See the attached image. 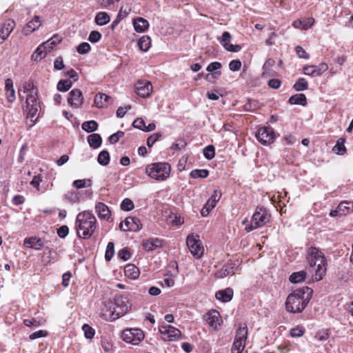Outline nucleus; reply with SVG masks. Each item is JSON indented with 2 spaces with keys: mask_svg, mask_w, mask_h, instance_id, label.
Listing matches in <instances>:
<instances>
[{
  "mask_svg": "<svg viewBox=\"0 0 353 353\" xmlns=\"http://www.w3.org/2000/svg\"><path fill=\"white\" fill-rule=\"evenodd\" d=\"M312 290L304 287L297 289L290 293L285 301V307L288 312L290 313L301 312L307 306L310 299Z\"/></svg>",
  "mask_w": 353,
  "mask_h": 353,
  "instance_id": "f257e3e1",
  "label": "nucleus"
},
{
  "mask_svg": "<svg viewBox=\"0 0 353 353\" xmlns=\"http://www.w3.org/2000/svg\"><path fill=\"white\" fill-rule=\"evenodd\" d=\"M308 265L312 269V281H319L323 279L327 271V262L323 252L316 248H311L307 258Z\"/></svg>",
  "mask_w": 353,
  "mask_h": 353,
  "instance_id": "f03ea898",
  "label": "nucleus"
},
{
  "mask_svg": "<svg viewBox=\"0 0 353 353\" xmlns=\"http://www.w3.org/2000/svg\"><path fill=\"white\" fill-rule=\"evenodd\" d=\"M97 219L90 212H80L76 220L77 234L84 239H89L95 230Z\"/></svg>",
  "mask_w": 353,
  "mask_h": 353,
  "instance_id": "7ed1b4c3",
  "label": "nucleus"
},
{
  "mask_svg": "<svg viewBox=\"0 0 353 353\" xmlns=\"http://www.w3.org/2000/svg\"><path fill=\"white\" fill-rule=\"evenodd\" d=\"M170 172L171 166L164 162L150 163L145 167V174L158 181H163L168 179Z\"/></svg>",
  "mask_w": 353,
  "mask_h": 353,
  "instance_id": "20e7f679",
  "label": "nucleus"
},
{
  "mask_svg": "<svg viewBox=\"0 0 353 353\" xmlns=\"http://www.w3.org/2000/svg\"><path fill=\"white\" fill-rule=\"evenodd\" d=\"M269 219L270 216L265 209L257 208L252 215L250 225L246 226L245 229L248 232H251L253 230L263 226L269 221Z\"/></svg>",
  "mask_w": 353,
  "mask_h": 353,
  "instance_id": "39448f33",
  "label": "nucleus"
},
{
  "mask_svg": "<svg viewBox=\"0 0 353 353\" xmlns=\"http://www.w3.org/2000/svg\"><path fill=\"white\" fill-rule=\"evenodd\" d=\"M186 244L190 253L196 259H200L204 254V247L200 236L194 233L187 236Z\"/></svg>",
  "mask_w": 353,
  "mask_h": 353,
  "instance_id": "423d86ee",
  "label": "nucleus"
},
{
  "mask_svg": "<svg viewBox=\"0 0 353 353\" xmlns=\"http://www.w3.org/2000/svg\"><path fill=\"white\" fill-rule=\"evenodd\" d=\"M248 336V328L245 324L240 325L236 330L232 347V353H242L245 346Z\"/></svg>",
  "mask_w": 353,
  "mask_h": 353,
  "instance_id": "0eeeda50",
  "label": "nucleus"
},
{
  "mask_svg": "<svg viewBox=\"0 0 353 353\" xmlns=\"http://www.w3.org/2000/svg\"><path fill=\"white\" fill-rule=\"evenodd\" d=\"M144 337L143 331L139 328H126L121 333L123 341L133 345H139Z\"/></svg>",
  "mask_w": 353,
  "mask_h": 353,
  "instance_id": "6e6552de",
  "label": "nucleus"
},
{
  "mask_svg": "<svg viewBox=\"0 0 353 353\" xmlns=\"http://www.w3.org/2000/svg\"><path fill=\"white\" fill-rule=\"evenodd\" d=\"M39 108L37 97L33 94L28 95L26 98V106L24 108L27 118L30 119L31 121L35 122L38 118Z\"/></svg>",
  "mask_w": 353,
  "mask_h": 353,
  "instance_id": "1a4fd4ad",
  "label": "nucleus"
},
{
  "mask_svg": "<svg viewBox=\"0 0 353 353\" xmlns=\"http://www.w3.org/2000/svg\"><path fill=\"white\" fill-rule=\"evenodd\" d=\"M113 314L116 317H119L125 314L132 307V304L127 296H119L114 299Z\"/></svg>",
  "mask_w": 353,
  "mask_h": 353,
  "instance_id": "9d476101",
  "label": "nucleus"
},
{
  "mask_svg": "<svg viewBox=\"0 0 353 353\" xmlns=\"http://www.w3.org/2000/svg\"><path fill=\"white\" fill-rule=\"evenodd\" d=\"M159 330L163 341H176L181 336V331L170 325H162L159 326Z\"/></svg>",
  "mask_w": 353,
  "mask_h": 353,
  "instance_id": "9b49d317",
  "label": "nucleus"
},
{
  "mask_svg": "<svg viewBox=\"0 0 353 353\" xmlns=\"http://www.w3.org/2000/svg\"><path fill=\"white\" fill-rule=\"evenodd\" d=\"M203 318L206 323L213 330L216 331L220 330L223 324V319L218 311L210 310L204 315Z\"/></svg>",
  "mask_w": 353,
  "mask_h": 353,
  "instance_id": "f8f14e48",
  "label": "nucleus"
},
{
  "mask_svg": "<svg viewBox=\"0 0 353 353\" xmlns=\"http://www.w3.org/2000/svg\"><path fill=\"white\" fill-rule=\"evenodd\" d=\"M256 137L257 140L264 145L272 143L275 138L274 130L270 127L259 128Z\"/></svg>",
  "mask_w": 353,
  "mask_h": 353,
  "instance_id": "ddd939ff",
  "label": "nucleus"
},
{
  "mask_svg": "<svg viewBox=\"0 0 353 353\" xmlns=\"http://www.w3.org/2000/svg\"><path fill=\"white\" fill-rule=\"evenodd\" d=\"M119 228L124 232H137L141 229L142 224L138 218L128 216L123 222L120 223Z\"/></svg>",
  "mask_w": 353,
  "mask_h": 353,
  "instance_id": "4468645a",
  "label": "nucleus"
},
{
  "mask_svg": "<svg viewBox=\"0 0 353 353\" xmlns=\"http://www.w3.org/2000/svg\"><path fill=\"white\" fill-rule=\"evenodd\" d=\"M353 212V202L343 201L341 202L336 210H331L330 215L331 216H341L350 214Z\"/></svg>",
  "mask_w": 353,
  "mask_h": 353,
  "instance_id": "2eb2a0df",
  "label": "nucleus"
},
{
  "mask_svg": "<svg viewBox=\"0 0 353 353\" xmlns=\"http://www.w3.org/2000/svg\"><path fill=\"white\" fill-rule=\"evenodd\" d=\"M15 27L14 20L8 19L6 20L0 27V44H2L10 36Z\"/></svg>",
  "mask_w": 353,
  "mask_h": 353,
  "instance_id": "dca6fc26",
  "label": "nucleus"
},
{
  "mask_svg": "<svg viewBox=\"0 0 353 353\" xmlns=\"http://www.w3.org/2000/svg\"><path fill=\"white\" fill-rule=\"evenodd\" d=\"M232 39L231 34L228 32H224L221 37L218 38V40L223 48L230 52H238L241 50V47L239 45H233L230 43Z\"/></svg>",
  "mask_w": 353,
  "mask_h": 353,
  "instance_id": "f3484780",
  "label": "nucleus"
},
{
  "mask_svg": "<svg viewBox=\"0 0 353 353\" xmlns=\"http://www.w3.org/2000/svg\"><path fill=\"white\" fill-rule=\"evenodd\" d=\"M328 70V65L325 63H321L317 66L307 65L303 67V72L310 77L321 76Z\"/></svg>",
  "mask_w": 353,
  "mask_h": 353,
  "instance_id": "a211bd4d",
  "label": "nucleus"
},
{
  "mask_svg": "<svg viewBox=\"0 0 353 353\" xmlns=\"http://www.w3.org/2000/svg\"><path fill=\"white\" fill-rule=\"evenodd\" d=\"M137 94L143 97H148L152 92V85L150 81H139L135 85Z\"/></svg>",
  "mask_w": 353,
  "mask_h": 353,
  "instance_id": "6ab92c4d",
  "label": "nucleus"
},
{
  "mask_svg": "<svg viewBox=\"0 0 353 353\" xmlns=\"http://www.w3.org/2000/svg\"><path fill=\"white\" fill-rule=\"evenodd\" d=\"M68 103L74 108H78L81 106L83 102L82 92L79 89H74L69 93Z\"/></svg>",
  "mask_w": 353,
  "mask_h": 353,
  "instance_id": "aec40b11",
  "label": "nucleus"
},
{
  "mask_svg": "<svg viewBox=\"0 0 353 353\" xmlns=\"http://www.w3.org/2000/svg\"><path fill=\"white\" fill-rule=\"evenodd\" d=\"M94 105L99 108H106L113 103V99L103 93H99L94 97Z\"/></svg>",
  "mask_w": 353,
  "mask_h": 353,
  "instance_id": "412c9836",
  "label": "nucleus"
},
{
  "mask_svg": "<svg viewBox=\"0 0 353 353\" xmlns=\"http://www.w3.org/2000/svg\"><path fill=\"white\" fill-rule=\"evenodd\" d=\"M41 26V21L39 17L35 16L30 21H29L23 28V32L26 35L30 34L32 32L37 30Z\"/></svg>",
  "mask_w": 353,
  "mask_h": 353,
  "instance_id": "4be33fe9",
  "label": "nucleus"
},
{
  "mask_svg": "<svg viewBox=\"0 0 353 353\" xmlns=\"http://www.w3.org/2000/svg\"><path fill=\"white\" fill-rule=\"evenodd\" d=\"M102 304L104 307L101 310V314L103 316H114V314H113V310L114 307V301H112L108 297L104 296L102 300Z\"/></svg>",
  "mask_w": 353,
  "mask_h": 353,
  "instance_id": "5701e85b",
  "label": "nucleus"
},
{
  "mask_svg": "<svg viewBox=\"0 0 353 353\" xmlns=\"http://www.w3.org/2000/svg\"><path fill=\"white\" fill-rule=\"evenodd\" d=\"M314 19L312 17L296 20L292 23V26L296 29L307 30L314 25Z\"/></svg>",
  "mask_w": 353,
  "mask_h": 353,
  "instance_id": "b1692460",
  "label": "nucleus"
},
{
  "mask_svg": "<svg viewBox=\"0 0 353 353\" xmlns=\"http://www.w3.org/2000/svg\"><path fill=\"white\" fill-rule=\"evenodd\" d=\"M5 91V94L8 101L10 103H12L15 100L16 97L15 91L13 88V82L10 79H8L6 80Z\"/></svg>",
  "mask_w": 353,
  "mask_h": 353,
  "instance_id": "393cba45",
  "label": "nucleus"
},
{
  "mask_svg": "<svg viewBox=\"0 0 353 353\" xmlns=\"http://www.w3.org/2000/svg\"><path fill=\"white\" fill-rule=\"evenodd\" d=\"M23 245L27 248L38 250H40L41 248L43 245V243L40 239L37 237H31L25 239Z\"/></svg>",
  "mask_w": 353,
  "mask_h": 353,
  "instance_id": "a878e982",
  "label": "nucleus"
},
{
  "mask_svg": "<svg viewBox=\"0 0 353 353\" xmlns=\"http://www.w3.org/2000/svg\"><path fill=\"white\" fill-rule=\"evenodd\" d=\"M96 212L100 219H108L110 216L108 207L103 203L99 202L96 205Z\"/></svg>",
  "mask_w": 353,
  "mask_h": 353,
  "instance_id": "bb28decb",
  "label": "nucleus"
},
{
  "mask_svg": "<svg viewBox=\"0 0 353 353\" xmlns=\"http://www.w3.org/2000/svg\"><path fill=\"white\" fill-rule=\"evenodd\" d=\"M125 275L131 279H137L140 274L139 270L134 265L129 263L125 266Z\"/></svg>",
  "mask_w": 353,
  "mask_h": 353,
  "instance_id": "cd10ccee",
  "label": "nucleus"
},
{
  "mask_svg": "<svg viewBox=\"0 0 353 353\" xmlns=\"http://www.w3.org/2000/svg\"><path fill=\"white\" fill-rule=\"evenodd\" d=\"M215 296L223 302H228L233 296V290L228 288L223 290H219L216 293Z\"/></svg>",
  "mask_w": 353,
  "mask_h": 353,
  "instance_id": "c85d7f7f",
  "label": "nucleus"
},
{
  "mask_svg": "<svg viewBox=\"0 0 353 353\" xmlns=\"http://www.w3.org/2000/svg\"><path fill=\"white\" fill-rule=\"evenodd\" d=\"M133 25L135 30L138 32H143L149 27L148 21L141 17L134 19Z\"/></svg>",
  "mask_w": 353,
  "mask_h": 353,
  "instance_id": "c756f323",
  "label": "nucleus"
},
{
  "mask_svg": "<svg viewBox=\"0 0 353 353\" xmlns=\"http://www.w3.org/2000/svg\"><path fill=\"white\" fill-rule=\"evenodd\" d=\"M43 46H46L43 43L32 53V54L31 56V59L32 61H39L48 54V51L46 50L43 49Z\"/></svg>",
  "mask_w": 353,
  "mask_h": 353,
  "instance_id": "7c9ffc66",
  "label": "nucleus"
},
{
  "mask_svg": "<svg viewBox=\"0 0 353 353\" xmlns=\"http://www.w3.org/2000/svg\"><path fill=\"white\" fill-rule=\"evenodd\" d=\"M142 245L147 251H152L153 250L161 247V242L158 239H152L143 242Z\"/></svg>",
  "mask_w": 353,
  "mask_h": 353,
  "instance_id": "2f4dec72",
  "label": "nucleus"
},
{
  "mask_svg": "<svg viewBox=\"0 0 353 353\" xmlns=\"http://www.w3.org/2000/svg\"><path fill=\"white\" fill-rule=\"evenodd\" d=\"M306 276H307L306 272L304 270H301V271L292 273L290 276L289 279L293 283H299L303 281L306 279Z\"/></svg>",
  "mask_w": 353,
  "mask_h": 353,
  "instance_id": "473e14b6",
  "label": "nucleus"
},
{
  "mask_svg": "<svg viewBox=\"0 0 353 353\" xmlns=\"http://www.w3.org/2000/svg\"><path fill=\"white\" fill-rule=\"evenodd\" d=\"M88 141L90 147L97 148L101 145L102 139L99 134H92L88 137Z\"/></svg>",
  "mask_w": 353,
  "mask_h": 353,
  "instance_id": "72a5a7b5",
  "label": "nucleus"
},
{
  "mask_svg": "<svg viewBox=\"0 0 353 353\" xmlns=\"http://www.w3.org/2000/svg\"><path fill=\"white\" fill-rule=\"evenodd\" d=\"M110 21V16L105 12H100L95 17V23L99 26L106 25Z\"/></svg>",
  "mask_w": 353,
  "mask_h": 353,
  "instance_id": "f704fd0d",
  "label": "nucleus"
},
{
  "mask_svg": "<svg viewBox=\"0 0 353 353\" xmlns=\"http://www.w3.org/2000/svg\"><path fill=\"white\" fill-rule=\"evenodd\" d=\"M138 45L139 48L143 52L148 51L151 46L150 37L147 35L141 37L139 40Z\"/></svg>",
  "mask_w": 353,
  "mask_h": 353,
  "instance_id": "c9c22d12",
  "label": "nucleus"
},
{
  "mask_svg": "<svg viewBox=\"0 0 353 353\" xmlns=\"http://www.w3.org/2000/svg\"><path fill=\"white\" fill-rule=\"evenodd\" d=\"M306 97L303 94H296L292 96L289 99L291 104H299L305 105L306 104Z\"/></svg>",
  "mask_w": 353,
  "mask_h": 353,
  "instance_id": "e433bc0d",
  "label": "nucleus"
},
{
  "mask_svg": "<svg viewBox=\"0 0 353 353\" xmlns=\"http://www.w3.org/2000/svg\"><path fill=\"white\" fill-rule=\"evenodd\" d=\"M92 182L90 179H77L73 181V186L77 189H81L84 188H90L92 186Z\"/></svg>",
  "mask_w": 353,
  "mask_h": 353,
  "instance_id": "4c0bfd02",
  "label": "nucleus"
},
{
  "mask_svg": "<svg viewBox=\"0 0 353 353\" xmlns=\"http://www.w3.org/2000/svg\"><path fill=\"white\" fill-rule=\"evenodd\" d=\"M81 127L87 132H92L97 129L98 124L95 121L91 120L83 122Z\"/></svg>",
  "mask_w": 353,
  "mask_h": 353,
  "instance_id": "58836bf2",
  "label": "nucleus"
},
{
  "mask_svg": "<svg viewBox=\"0 0 353 353\" xmlns=\"http://www.w3.org/2000/svg\"><path fill=\"white\" fill-rule=\"evenodd\" d=\"M72 85V81L68 79L61 80L57 83V90L61 92L68 91Z\"/></svg>",
  "mask_w": 353,
  "mask_h": 353,
  "instance_id": "ea45409f",
  "label": "nucleus"
},
{
  "mask_svg": "<svg viewBox=\"0 0 353 353\" xmlns=\"http://www.w3.org/2000/svg\"><path fill=\"white\" fill-rule=\"evenodd\" d=\"M99 164L102 165H107L110 161V155L108 151L103 150L101 152L97 158Z\"/></svg>",
  "mask_w": 353,
  "mask_h": 353,
  "instance_id": "a19ab883",
  "label": "nucleus"
},
{
  "mask_svg": "<svg viewBox=\"0 0 353 353\" xmlns=\"http://www.w3.org/2000/svg\"><path fill=\"white\" fill-rule=\"evenodd\" d=\"M209 175V171L208 170H194L190 172L192 178H206Z\"/></svg>",
  "mask_w": 353,
  "mask_h": 353,
  "instance_id": "79ce46f5",
  "label": "nucleus"
},
{
  "mask_svg": "<svg viewBox=\"0 0 353 353\" xmlns=\"http://www.w3.org/2000/svg\"><path fill=\"white\" fill-rule=\"evenodd\" d=\"M294 88L296 91H303L307 89L308 83L305 79L300 78L294 83Z\"/></svg>",
  "mask_w": 353,
  "mask_h": 353,
  "instance_id": "37998d69",
  "label": "nucleus"
},
{
  "mask_svg": "<svg viewBox=\"0 0 353 353\" xmlns=\"http://www.w3.org/2000/svg\"><path fill=\"white\" fill-rule=\"evenodd\" d=\"M130 10L124 8L123 7H121L119 10V12L117 14V17L116 19L114 21V23L117 24L121 19L126 17L128 14L130 13Z\"/></svg>",
  "mask_w": 353,
  "mask_h": 353,
  "instance_id": "c03bdc74",
  "label": "nucleus"
},
{
  "mask_svg": "<svg viewBox=\"0 0 353 353\" xmlns=\"http://www.w3.org/2000/svg\"><path fill=\"white\" fill-rule=\"evenodd\" d=\"M203 155L207 159H212L215 155V150L213 145H208L203 149Z\"/></svg>",
  "mask_w": 353,
  "mask_h": 353,
  "instance_id": "a18cd8bd",
  "label": "nucleus"
},
{
  "mask_svg": "<svg viewBox=\"0 0 353 353\" xmlns=\"http://www.w3.org/2000/svg\"><path fill=\"white\" fill-rule=\"evenodd\" d=\"M84 335L87 339H92L94 336V330L88 324H84L82 327Z\"/></svg>",
  "mask_w": 353,
  "mask_h": 353,
  "instance_id": "49530a36",
  "label": "nucleus"
},
{
  "mask_svg": "<svg viewBox=\"0 0 353 353\" xmlns=\"http://www.w3.org/2000/svg\"><path fill=\"white\" fill-rule=\"evenodd\" d=\"M221 196V194H220L217 199L210 198L208 200L207 203L205 205V210L207 213H209V212L216 206V204L220 200Z\"/></svg>",
  "mask_w": 353,
  "mask_h": 353,
  "instance_id": "de8ad7c7",
  "label": "nucleus"
},
{
  "mask_svg": "<svg viewBox=\"0 0 353 353\" xmlns=\"http://www.w3.org/2000/svg\"><path fill=\"white\" fill-rule=\"evenodd\" d=\"M114 254V243L112 242H109L108 243L106 251L105 254V258L107 261H110Z\"/></svg>",
  "mask_w": 353,
  "mask_h": 353,
  "instance_id": "09e8293b",
  "label": "nucleus"
},
{
  "mask_svg": "<svg viewBox=\"0 0 353 353\" xmlns=\"http://www.w3.org/2000/svg\"><path fill=\"white\" fill-rule=\"evenodd\" d=\"M90 49L91 47L88 43L83 42L78 46L77 50L79 54H83L88 53L90 50Z\"/></svg>",
  "mask_w": 353,
  "mask_h": 353,
  "instance_id": "8fccbe9b",
  "label": "nucleus"
},
{
  "mask_svg": "<svg viewBox=\"0 0 353 353\" xmlns=\"http://www.w3.org/2000/svg\"><path fill=\"white\" fill-rule=\"evenodd\" d=\"M121 208L123 210L130 211L134 208V203L131 199L127 198L122 201Z\"/></svg>",
  "mask_w": 353,
  "mask_h": 353,
  "instance_id": "3c124183",
  "label": "nucleus"
},
{
  "mask_svg": "<svg viewBox=\"0 0 353 353\" xmlns=\"http://www.w3.org/2000/svg\"><path fill=\"white\" fill-rule=\"evenodd\" d=\"M341 140V143H340V140H339L333 148V151H334L336 154H343L346 150L343 145L344 139Z\"/></svg>",
  "mask_w": 353,
  "mask_h": 353,
  "instance_id": "603ef678",
  "label": "nucleus"
},
{
  "mask_svg": "<svg viewBox=\"0 0 353 353\" xmlns=\"http://www.w3.org/2000/svg\"><path fill=\"white\" fill-rule=\"evenodd\" d=\"M304 334V329L303 327L297 326L290 330V335L292 337H300Z\"/></svg>",
  "mask_w": 353,
  "mask_h": 353,
  "instance_id": "864d4df0",
  "label": "nucleus"
},
{
  "mask_svg": "<svg viewBox=\"0 0 353 353\" xmlns=\"http://www.w3.org/2000/svg\"><path fill=\"white\" fill-rule=\"evenodd\" d=\"M124 135V132L122 131H118L117 132L112 134L109 137V141L110 143L114 144L117 143L120 139H121Z\"/></svg>",
  "mask_w": 353,
  "mask_h": 353,
  "instance_id": "5fc2aeb1",
  "label": "nucleus"
},
{
  "mask_svg": "<svg viewBox=\"0 0 353 353\" xmlns=\"http://www.w3.org/2000/svg\"><path fill=\"white\" fill-rule=\"evenodd\" d=\"M295 51L297 56L301 59H308L310 57L309 54L301 46H296Z\"/></svg>",
  "mask_w": 353,
  "mask_h": 353,
  "instance_id": "6e6d98bb",
  "label": "nucleus"
},
{
  "mask_svg": "<svg viewBox=\"0 0 353 353\" xmlns=\"http://www.w3.org/2000/svg\"><path fill=\"white\" fill-rule=\"evenodd\" d=\"M24 92H27V97L28 95H34L36 96V90L34 88V85L32 82H28L26 83L25 86H24Z\"/></svg>",
  "mask_w": 353,
  "mask_h": 353,
  "instance_id": "4d7b16f0",
  "label": "nucleus"
},
{
  "mask_svg": "<svg viewBox=\"0 0 353 353\" xmlns=\"http://www.w3.org/2000/svg\"><path fill=\"white\" fill-rule=\"evenodd\" d=\"M241 62L239 60H232L229 63V68L231 71H239L241 68Z\"/></svg>",
  "mask_w": 353,
  "mask_h": 353,
  "instance_id": "13d9d810",
  "label": "nucleus"
},
{
  "mask_svg": "<svg viewBox=\"0 0 353 353\" xmlns=\"http://www.w3.org/2000/svg\"><path fill=\"white\" fill-rule=\"evenodd\" d=\"M221 67H222V64L220 62L214 61V62L210 63L208 65L206 70L209 72H215V71L221 69Z\"/></svg>",
  "mask_w": 353,
  "mask_h": 353,
  "instance_id": "bf43d9fd",
  "label": "nucleus"
},
{
  "mask_svg": "<svg viewBox=\"0 0 353 353\" xmlns=\"http://www.w3.org/2000/svg\"><path fill=\"white\" fill-rule=\"evenodd\" d=\"M101 38V34L98 31H92L89 35L88 40L92 43H96Z\"/></svg>",
  "mask_w": 353,
  "mask_h": 353,
  "instance_id": "052dcab7",
  "label": "nucleus"
},
{
  "mask_svg": "<svg viewBox=\"0 0 353 353\" xmlns=\"http://www.w3.org/2000/svg\"><path fill=\"white\" fill-rule=\"evenodd\" d=\"M161 134L160 133H154L150 136L147 139V145L148 147L151 148L154 143L161 137Z\"/></svg>",
  "mask_w": 353,
  "mask_h": 353,
  "instance_id": "680f3d73",
  "label": "nucleus"
},
{
  "mask_svg": "<svg viewBox=\"0 0 353 353\" xmlns=\"http://www.w3.org/2000/svg\"><path fill=\"white\" fill-rule=\"evenodd\" d=\"M48 334L47 332L45 330H39L32 333L29 338L30 340H34L39 338H42L46 336Z\"/></svg>",
  "mask_w": 353,
  "mask_h": 353,
  "instance_id": "e2e57ef3",
  "label": "nucleus"
},
{
  "mask_svg": "<svg viewBox=\"0 0 353 353\" xmlns=\"http://www.w3.org/2000/svg\"><path fill=\"white\" fill-rule=\"evenodd\" d=\"M119 256L124 261L128 260L131 256V254L130 252L129 249L127 248H125L121 250L119 252Z\"/></svg>",
  "mask_w": 353,
  "mask_h": 353,
  "instance_id": "0e129e2a",
  "label": "nucleus"
},
{
  "mask_svg": "<svg viewBox=\"0 0 353 353\" xmlns=\"http://www.w3.org/2000/svg\"><path fill=\"white\" fill-rule=\"evenodd\" d=\"M65 65L62 57L57 58L54 61V68L57 70L64 68Z\"/></svg>",
  "mask_w": 353,
  "mask_h": 353,
  "instance_id": "69168bd1",
  "label": "nucleus"
},
{
  "mask_svg": "<svg viewBox=\"0 0 353 353\" xmlns=\"http://www.w3.org/2000/svg\"><path fill=\"white\" fill-rule=\"evenodd\" d=\"M145 121L141 118H137L133 122V126L141 130H143V129H145Z\"/></svg>",
  "mask_w": 353,
  "mask_h": 353,
  "instance_id": "338daca9",
  "label": "nucleus"
},
{
  "mask_svg": "<svg viewBox=\"0 0 353 353\" xmlns=\"http://www.w3.org/2000/svg\"><path fill=\"white\" fill-rule=\"evenodd\" d=\"M68 232H69V229H68V226H66V225L61 226L57 230V234H58L59 236L61 238H65L68 235Z\"/></svg>",
  "mask_w": 353,
  "mask_h": 353,
  "instance_id": "774afa93",
  "label": "nucleus"
}]
</instances>
